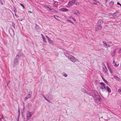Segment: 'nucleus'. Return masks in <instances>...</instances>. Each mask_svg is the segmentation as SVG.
Here are the masks:
<instances>
[{
  "instance_id": "1",
  "label": "nucleus",
  "mask_w": 121,
  "mask_h": 121,
  "mask_svg": "<svg viewBox=\"0 0 121 121\" xmlns=\"http://www.w3.org/2000/svg\"><path fill=\"white\" fill-rule=\"evenodd\" d=\"M100 84L101 85V86L100 87V88L101 89L103 90L104 89V88L105 89H106V86L104 83L103 82H100Z\"/></svg>"
},
{
  "instance_id": "2",
  "label": "nucleus",
  "mask_w": 121,
  "mask_h": 121,
  "mask_svg": "<svg viewBox=\"0 0 121 121\" xmlns=\"http://www.w3.org/2000/svg\"><path fill=\"white\" fill-rule=\"evenodd\" d=\"M31 116L32 114L31 113L29 112H27L26 115L27 118V119H30Z\"/></svg>"
},
{
  "instance_id": "3",
  "label": "nucleus",
  "mask_w": 121,
  "mask_h": 121,
  "mask_svg": "<svg viewBox=\"0 0 121 121\" xmlns=\"http://www.w3.org/2000/svg\"><path fill=\"white\" fill-rule=\"evenodd\" d=\"M70 59L71 60L74 62H75L76 61H78V60L77 59H75V57L73 56H71V57H70Z\"/></svg>"
},
{
  "instance_id": "4",
  "label": "nucleus",
  "mask_w": 121,
  "mask_h": 121,
  "mask_svg": "<svg viewBox=\"0 0 121 121\" xmlns=\"http://www.w3.org/2000/svg\"><path fill=\"white\" fill-rule=\"evenodd\" d=\"M102 28V27L101 26H97L95 28V30L97 31H99Z\"/></svg>"
},
{
  "instance_id": "5",
  "label": "nucleus",
  "mask_w": 121,
  "mask_h": 121,
  "mask_svg": "<svg viewBox=\"0 0 121 121\" xmlns=\"http://www.w3.org/2000/svg\"><path fill=\"white\" fill-rule=\"evenodd\" d=\"M73 14H75L78 15L79 14V13L78 11L76 10H73Z\"/></svg>"
},
{
  "instance_id": "6",
  "label": "nucleus",
  "mask_w": 121,
  "mask_h": 121,
  "mask_svg": "<svg viewBox=\"0 0 121 121\" xmlns=\"http://www.w3.org/2000/svg\"><path fill=\"white\" fill-rule=\"evenodd\" d=\"M60 10L63 12H65L68 11V10L66 8H63L60 9Z\"/></svg>"
},
{
  "instance_id": "7",
  "label": "nucleus",
  "mask_w": 121,
  "mask_h": 121,
  "mask_svg": "<svg viewBox=\"0 0 121 121\" xmlns=\"http://www.w3.org/2000/svg\"><path fill=\"white\" fill-rule=\"evenodd\" d=\"M103 21L101 19L99 20L98 22V23L99 25L101 24L103 22Z\"/></svg>"
},
{
  "instance_id": "8",
  "label": "nucleus",
  "mask_w": 121,
  "mask_h": 121,
  "mask_svg": "<svg viewBox=\"0 0 121 121\" xmlns=\"http://www.w3.org/2000/svg\"><path fill=\"white\" fill-rule=\"evenodd\" d=\"M103 43L104 45V46L106 47H109V46L108 45H107V44L105 42H103Z\"/></svg>"
},
{
  "instance_id": "9",
  "label": "nucleus",
  "mask_w": 121,
  "mask_h": 121,
  "mask_svg": "<svg viewBox=\"0 0 121 121\" xmlns=\"http://www.w3.org/2000/svg\"><path fill=\"white\" fill-rule=\"evenodd\" d=\"M49 43L52 44H54L53 41L51 40L50 39H49V40H48Z\"/></svg>"
},
{
  "instance_id": "10",
  "label": "nucleus",
  "mask_w": 121,
  "mask_h": 121,
  "mask_svg": "<svg viewBox=\"0 0 121 121\" xmlns=\"http://www.w3.org/2000/svg\"><path fill=\"white\" fill-rule=\"evenodd\" d=\"M113 63L114 64V66L115 67H117L119 65V64H117L114 61H113Z\"/></svg>"
},
{
  "instance_id": "11",
  "label": "nucleus",
  "mask_w": 121,
  "mask_h": 121,
  "mask_svg": "<svg viewBox=\"0 0 121 121\" xmlns=\"http://www.w3.org/2000/svg\"><path fill=\"white\" fill-rule=\"evenodd\" d=\"M106 87L107 89L108 92L109 93L111 92V90L110 88L108 87V86H107Z\"/></svg>"
},
{
  "instance_id": "12",
  "label": "nucleus",
  "mask_w": 121,
  "mask_h": 121,
  "mask_svg": "<svg viewBox=\"0 0 121 121\" xmlns=\"http://www.w3.org/2000/svg\"><path fill=\"white\" fill-rule=\"evenodd\" d=\"M45 7L48 9L49 10H51L52 9L51 7L50 6H49L47 5H46L45 6Z\"/></svg>"
},
{
  "instance_id": "13",
  "label": "nucleus",
  "mask_w": 121,
  "mask_h": 121,
  "mask_svg": "<svg viewBox=\"0 0 121 121\" xmlns=\"http://www.w3.org/2000/svg\"><path fill=\"white\" fill-rule=\"evenodd\" d=\"M74 1L73 3L76 5H78L79 4V2L77 1H75V0H73Z\"/></svg>"
},
{
  "instance_id": "14",
  "label": "nucleus",
  "mask_w": 121,
  "mask_h": 121,
  "mask_svg": "<svg viewBox=\"0 0 121 121\" xmlns=\"http://www.w3.org/2000/svg\"><path fill=\"white\" fill-rule=\"evenodd\" d=\"M54 17L57 20H59L60 18V17L57 16H54Z\"/></svg>"
},
{
  "instance_id": "15",
  "label": "nucleus",
  "mask_w": 121,
  "mask_h": 121,
  "mask_svg": "<svg viewBox=\"0 0 121 121\" xmlns=\"http://www.w3.org/2000/svg\"><path fill=\"white\" fill-rule=\"evenodd\" d=\"M57 3L56 2H55L53 4V5L55 7H56L57 6Z\"/></svg>"
},
{
  "instance_id": "16",
  "label": "nucleus",
  "mask_w": 121,
  "mask_h": 121,
  "mask_svg": "<svg viewBox=\"0 0 121 121\" xmlns=\"http://www.w3.org/2000/svg\"><path fill=\"white\" fill-rule=\"evenodd\" d=\"M103 79L104 82H105L106 84H107L108 82L104 78H103Z\"/></svg>"
},
{
  "instance_id": "17",
  "label": "nucleus",
  "mask_w": 121,
  "mask_h": 121,
  "mask_svg": "<svg viewBox=\"0 0 121 121\" xmlns=\"http://www.w3.org/2000/svg\"><path fill=\"white\" fill-rule=\"evenodd\" d=\"M70 18L72 19H73V20L75 22L76 21V20L74 18H73V17L72 16H70Z\"/></svg>"
},
{
  "instance_id": "18",
  "label": "nucleus",
  "mask_w": 121,
  "mask_h": 121,
  "mask_svg": "<svg viewBox=\"0 0 121 121\" xmlns=\"http://www.w3.org/2000/svg\"><path fill=\"white\" fill-rule=\"evenodd\" d=\"M27 97H28V98H29L30 97H31V95H30V94L29 93L27 95Z\"/></svg>"
},
{
  "instance_id": "19",
  "label": "nucleus",
  "mask_w": 121,
  "mask_h": 121,
  "mask_svg": "<svg viewBox=\"0 0 121 121\" xmlns=\"http://www.w3.org/2000/svg\"><path fill=\"white\" fill-rule=\"evenodd\" d=\"M118 13V12H115L114 13L113 15H115L116 16H117V14Z\"/></svg>"
},
{
  "instance_id": "20",
  "label": "nucleus",
  "mask_w": 121,
  "mask_h": 121,
  "mask_svg": "<svg viewBox=\"0 0 121 121\" xmlns=\"http://www.w3.org/2000/svg\"><path fill=\"white\" fill-rule=\"evenodd\" d=\"M43 40L44 42L45 43L46 42V40L44 38H43Z\"/></svg>"
},
{
  "instance_id": "21",
  "label": "nucleus",
  "mask_w": 121,
  "mask_h": 121,
  "mask_svg": "<svg viewBox=\"0 0 121 121\" xmlns=\"http://www.w3.org/2000/svg\"><path fill=\"white\" fill-rule=\"evenodd\" d=\"M20 4V5L22 6V7L23 8V9L24 8V5L22 4Z\"/></svg>"
},
{
  "instance_id": "22",
  "label": "nucleus",
  "mask_w": 121,
  "mask_h": 121,
  "mask_svg": "<svg viewBox=\"0 0 121 121\" xmlns=\"http://www.w3.org/2000/svg\"><path fill=\"white\" fill-rule=\"evenodd\" d=\"M63 75L66 77H67V74L65 73H64V74H63Z\"/></svg>"
},
{
  "instance_id": "23",
  "label": "nucleus",
  "mask_w": 121,
  "mask_h": 121,
  "mask_svg": "<svg viewBox=\"0 0 121 121\" xmlns=\"http://www.w3.org/2000/svg\"><path fill=\"white\" fill-rule=\"evenodd\" d=\"M43 97H44V98H45V99L46 100H47V101H48V100L44 96H43Z\"/></svg>"
},
{
  "instance_id": "24",
  "label": "nucleus",
  "mask_w": 121,
  "mask_h": 121,
  "mask_svg": "<svg viewBox=\"0 0 121 121\" xmlns=\"http://www.w3.org/2000/svg\"><path fill=\"white\" fill-rule=\"evenodd\" d=\"M116 79L117 80L119 81V80H120V79L118 78V77H116Z\"/></svg>"
},
{
  "instance_id": "25",
  "label": "nucleus",
  "mask_w": 121,
  "mask_h": 121,
  "mask_svg": "<svg viewBox=\"0 0 121 121\" xmlns=\"http://www.w3.org/2000/svg\"><path fill=\"white\" fill-rule=\"evenodd\" d=\"M118 91L119 92H121V89H119L118 90Z\"/></svg>"
},
{
  "instance_id": "26",
  "label": "nucleus",
  "mask_w": 121,
  "mask_h": 121,
  "mask_svg": "<svg viewBox=\"0 0 121 121\" xmlns=\"http://www.w3.org/2000/svg\"><path fill=\"white\" fill-rule=\"evenodd\" d=\"M1 119H3V120H4V118H3V116L1 115Z\"/></svg>"
},
{
  "instance_id": "27",
  "label": "nucleus",
  "mask_w": 121,
  "mask_h": 121,
  "mask_svg": "<svg viewBox=\"0 0 121 121\" xmlns=\"http://www.w3.org/2000/svg\"><path fill=\"white\" fill-rule=\"evenodd\" d=\"M28 98V97H27V96L25 98V100H26Z\"/></svg>"
},
{
  "instance_id": "28",
  "label": "nucleus",
  "mask_w": 121,
  "mask_h": 121,
  "mask_svg": "<svg viewBox=\"0 0 121 121\" xmlns=\"http://www.w3.org/2000/svg\"><path fill=\"white\" fill-rule=\"evenodd\" d=\"M46 38L48 40H49L50 39L48 37H47Z\"/></svg>"
},
{
  "instance_id": "29",
  "label": "nucleus",
  "mask_w": 121,
  "mask_h": 121,
  "mask_svg": "<svg viewBox=\"0 0 121 121\" xmlns=\"http://www.w3.org/2000/svg\"><path fill=\"white\" fill-rule=\"evenodd\" d=\"M67 21H68V22H71L73 24V23L70 20H68Z\"/></svg>"
},
{
  "instance_id": "30",
  "label": "nucleus",
  "mask_w": 121,
  "mask_h": 121,
  "mask_svg": "<svg viewBox=\"0 0 121 121\" xmlns=\"http://www.w3.org/2000/svg\"><path fill=\"white\" fill-rule=\"evenodd\" d=\"M117 4L118 5H120V4H120L119 3V2H117Z\"/></svg>"
},
{
  "instance_id": "31",
  "label": "nucleus",
  "mask_w": 121,
  "mask_h": 121,
  "mask_svg": "<svg viewBox=\"0 0 121 121\" xmlns=\"http://www.w3.org/2000/svg\"><path fill=\"white\" fill-rule=\"evenodd\" d=\"M18 112L19 114L20 113V110H18Z\"/></svg>"
},
{
  "instance_id": "32",
  "label": "nucleus",
  "mask_w": 121,
  "mask_h": 121,
  "mask_svg": "<svg viewBox=\"0 0 121 121\" xmlns=\"http://www.w3.org/2000/svg\"><path fill=\"white\" fill-rule=\"evenodd\" d=\"M28 12L30 13H32V12L31 11H29Z\"/></svg>"
},
{
  "instance_id": "33",
  "label": "nucleus",
  "mask_w": 121,
  "mask_h": 121,
  "mask_svg": "<svg viewBox=\"0 0 121 121\" xmlns=\"http://www.w3.org/2000/svg\"><path fill=\"white\" fill-rule=\"evenodd\" d=\"M42 38H43H43H44V37H43V36H42Z\"/></svg>"
},
{
  "instance_id": "34",
  "label": "nucleus",
  "mask_w": 121,
  "mask_h": 121,
  "mask_svg": "<svg viewBox=\"0 0 121 121\" xmlns=\"http://www.w3.org/2000/svg\"><path fill=\"white\" fill-rule=\"evenodd\" d=\"M41 35L42 36H43V35H42V34H41Z\"/></svg>"
},
{
  "instance_id": "35",
  "label": "nucleus",
  "mask_w": 121,
  "mask_h": 121,
  "mask_svg": "<svg viewBox=\"0 0 121 121\" xmlns=\"http://www.w3.org/2000/svg\"><path fill=\"white\" fill-rule=\"evenodd\" d=\"M120 51L121 52V49L120 50Z\"/></svg>"
},
{
  "instance_id": "36",
  "label": "nucleus",
  "mask_w": 121,
  "mask_h": 121,
  "mask_svg": "<svg viewBox=\"0 0 121 121\" xmlns=\"http://www.w3.org/2000/svg\"><path fill=\"white\" fill-rule=\"evenodd\" d=\"M46 38L48 36H47L46 35Z\"/></svg>"
},
{
  "instance_id": "37",
  "label": "nucleus",
  "mask_w": 121,
  "mask_h": 121,
  "mask_svg": "<svg viewBox=\"0 0 121 121\" xmlns=\"http://www.w3.org/2000/svg\"><path fill=\"white\" fill-rule=\"evenodd\" d=\"M121 6V4H120V5Z\"/></svg>"
},
{
  "instance_id": "38",
  "label": "nucleus",
  "mask_w": 121,
  "mask_h": 121,
  "mask_svg": "<svg viewBox=\"0 0 121 121\" xmlns=\"http://www.w3.org/2000/svg\"><path fill=\"white\" fill-rule=\"evenodd\" d=\"M22 21V20H21V21Z\"/></svg>"
},
{
  "instance_id": "39",
  "label": "nucleus",
  "mask_w": 121,
  "mask_h": 121,
  "mask_svg": "<svg viewBox=\"0 0 121 121\" xmlns=\"http://www.w3.org/2000/svg\"><path fill=\"white\" fill-rule=\"evenodd\" d=\"M1 119H0V121H0V120H1Z\"/></svg>"
},
{
  "instance_id": "40",
  "label": "nucleus",
  "mask_w": 121,
  "mask_h": 121,
  "mask_svg": "<svg viewBox=\"0 0 121 121\" xmlns=\"http://www.w3.org/2000/svg\"><path fill=\"white\" fill-rule=\"evenodd\" d=\"M120 24L121 25V23H120Z\"/></svg>"
}]
</instances>
